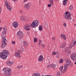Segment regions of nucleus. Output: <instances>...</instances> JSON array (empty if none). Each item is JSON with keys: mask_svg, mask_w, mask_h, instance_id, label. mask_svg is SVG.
Wrapping results in <instances>:
<instances>
[{"mask_svg": "<svg viewBox=\"0 0 76 76\" xmlns=\"http://www.w3.org/2000/svg\"><path fill=\"white\" fill-rule=\"evenodd\" d=\"M3 31L2 33L1 34V37L2 38V44L1 45V46L2 48L5 47L6 45H7L6 42L7 41L6 40V32H7V28H3Z\"/></svg>", "mask_w": 76, "mask_h": 76, "instance_id": "obj_1", "label": "nucleus"}, {"mask_svg": "<svg viewBox=\"0 0 76 76\" xmlns=\"http://www.w3.org/2000/svg\"><path fill=\"white\" fill-rule=\"evenodd\" d=\"M39 23V22L37 20H34L32 22L31 24V26L28 25V24H26L24 27V29L26 31H29L30 30V27H32V28H35L37 26H38V25Z\"/></svg>", "mask_w": 76, "mask_h": 76, "instance_id": "obj_2", "label": "nucleus"}, {"mask_svg": "<svg viewBox=\"0 0 76 76\" xmlns=\"http://www.w3.org/2000/svg\"><path fill=\"white\" fill-rule=\"evenodd\" d=\"M66 64L64 65V69L63 70V73H64L66 71L67 68H68V66H69V67H71L72 66L73 64L70 60H69V59H65Z\"/></svg>", "mask_w": 76, "mask_h": 76, "instance_id": "obj_3", "label": "nucleus"}, {"mask_svg": "<svg viewBox=\"0 0 76 76\" xmlns=\"http://www.w3.org/2000/svg\"><path fill=\"white\" fill-rule=\"evenodd\" d=\"M9 55V53L6 50H4L0 53V57L2 59L5 60Z\"/></svg>", "mask_w": 76, "mask_h": 76, "instance_id": "obj_4", "label": "nucleus"}, {"mask_svg": "<svg viewBox=\"0 0 76 76\" xmlns=\"http://www.w3.org/2000/svg\"><path fill=\"white\" fill-rule=\"evenodd\" d=\"M3 70L4 72V75L5 76H10L12 75L11 69L9 68H4Z\"/></svg>", "mask_w": 76, "mask_h": 76, "instance_id": "obj_5", "label": "nucleus"}, {"mask_svg": "<svg viewBox=\"0 0 76 76\" xmlns=\"http://www.w3.org/2000/svg\"><path fill=\"white\" fill-rule=\"evenodd\" d=\"M65 13L64 15V18L68 20H72L71 15L70 12H66Z\"/></svg>", "mask_w": 76, "mask_h": 76, "instance_id": "obj_6", "label": "nucleus"}, {"mask_svg": "<svg viewBox=\"0 0 76 76\" xmlns=\"http://www.w3.org/2000/svg\"><path fill=\"white\" fill-rule=\"evenodd\" d=\"M5 7H6L7 9L10 10V11H11L12 10V7H10V4L8 3L7 2V0H5Z\"/></svg>", "mask_w": 76, "mask_h": 76, "instance_id": "obj_7", "label": "nucleus"}, {"mask_svg": "<svg viewBox=\"0 0 76 76\" xmlns=\"http://www.w3.org/2000/svg\"><path fill=\"white\" fill-rule=\"evenodd\" d=\"M17 35L18 37L20 39H22L23 37V33L22 32V31H19L17 34Z\"/></svg>", "mask_w": 76, "mask_h": 76, "instance_id": "obj_8", "label": "nucleus"}, {"mask_svg": "<svg viewBox=\"0 0 76 76\" xmlns=\"http://www.w3.org/2000/svg\"><path fill=\"white\" fill-rule=\"evenodd\" d=\"M70 58L73 61H76V53H73L72 54H71L70 55Z\"/></svg>", "mask_w": 76, "mask_h": 76, "instance_id": "obj_9", "label": "nucleus"}, {"mask_svg": "<svg viewBox=\"0 0 76 76\" xmlns=\"http://www.w3.org/2000/svg\"><path fill=\"white\" fill-rule=\"evenodd\" d=\"M24 9H25L26 10H29L31 7V3H29L27 4H25L24 6Z\"/></svg>", "mask_w": 76, "mask_h": 76, "instance_id": "obj_10", "label": "nucleus"}, {"mask_svg": "<svg viewBox=\"0 0 76 76\" xmlns=\"http://www.w3.org/2000/svg\"><path fill=\"white\" fill-rule=\"evenodd\" d=\"M64 51L65 52H66L68 53V54H70V51H71V50H70V48L68 47L65 48L64 49Z\"/></svg>", "mask_w": 76, "mask_h": 76, "instance_id": "obj_11", "label": "nucleus"}, {"mask_svg": "<svg viewBox=\"0 0 76 76\" xmlns=\"http://www.w3.org/2000/svg\"><path fill=\"white\" fill-rule=\"evenodd\" d=\"M12 25L15 28H17L18 26V23L16 21L12 23Z\"/></svg>", "mask_w": 76, "mask_h": 76, "instance_id": "obj_12", "label": "nucleus"}, {"mask_svg": "<svg viewBox=\"0 0 76 76\" xmlns=\"http://www.w3.org/2000/svg\"><path fill=\"white\" fill-rule=\"evenodd\" d=\"M23 45L25 48H26L28 47V43L26 41H24L23 42Z\"/></svg>", "mask_w": 76, "mask_h": 76, "instance_id": "obj_13", "label": "nucleus"}, {"mask_svg": "<svg viewBox=\"0 0 76 76\" xmlns=\"http://www.w3.org/2000/svg\"><path fill=\"white\" fill-rule=\"evenodd\" d=\"M20 20L22 22H24L26 20V17L24 16H22L20 17Z\"/></svg>", "mask_w": 76, "mask_h": 76, "instance_id": "obj_14", "label": "nucleus"}, {"mask_svg": "<svg viewBox=\"0 0 76 76\" xmlns=\"http://www.w3.org/2000/svg\"><path fill=\"white\" fill-rule=\"evenodd\" d=\"M38 60L39 61H42L43 60V56H42V55H41L39 56V58L38 59Z\"/></svg>", "mask_w": 76, "mask_h": 76, "instance_id": "obj_15", "label": "nucleus"}, {"mask_svg": "<svg viewBox=\"0 0 76 76\" xmlns=\"http://www.w3.org/2000/svg\"><path fill=\"white\" fill-rule=\"evenodd\" d=\"M66 43H62L61 46H60V48H64V47H66Z\"/></svg>", "mask_w": 76, "mask_h": 76, "instance_id": "obj_16", "label": "nucleus"}, {"mask_svg": "<svg viewBox=\"0 0 76 76\" xmlns=\"http://www.w3.org/2000/svg\"><path fill=\"white\" fill-rule=\"evenodd\" d=\"M60 37H61L63 38L64 40H66V36H65V35L64 34H61L60 35Z\"/></svg>", "mask_w": 76, "mask_h": 76, "instance_id": "obj_17", "label": "nucleus"}, {"mask_svg": "<svg viewBox=\"0 0 76 76\" xmlns=\"http://www.w3.org/2000/svg\"><path fill=\"white\" fill-rule=\"evenodd\" d=\"M42 26L43 28H48V24H46V23H44L42 24Z\"/></svg>", "mask_w": 76, "mask_h": 76, "instance_id": "obj_18", "label": "nucleus"}, {"mask_svg": "<svg viewBox=\"0 0 76 76\" xmlns=\"http://www.w3.org/2000/svg\"><path fill=\"white\" fill-rule=\"evenodd\" d=\"M7 65H9V66H10V65H12L13 64V63L11 62L10 61H9L7 62Z\"/></svg>", "mask_w": 76, "mask_h": 76, "instance_id": "obj_19", "label": "nucleus"}, {"mask_svg": "<svg viewBox=\"0 0 76 76\" xmlns=\"http://www.w3.org/2000/svg\"><path fill=\"white\" fill-rule=\"evenodd\" d=\"M33 76H41V75H40V73H37L34 74L33 75Z\"/></svg>", "mask_w": 76, "mask_h": 76, "instance_id": "obj_20", "label": "nucleus"}, {"mask_svg": "<svg viewBox=\"0 0 76 76\" xmlns=\"http://www.w3.org/2000/svg\"><path fill=\"white\" fill-rule=\"evenodd\" d=\"M15 55L16 56H17V57H18V58H20V57H21V56H20V54L18 53H15Z\"/></svg>", "mask_w": 76, "mask_h": 76, "instance_id": "obj_21", "label": "nucleus"}, {"mask_svg": "<svg viewBox=\"0 0 76 76\" xmlns=\"http://www.w3.org/2000/svg\"><path fill=\"white\" fill-rule=\"evenodd\" d=\"M74 46V45H73V43H70L69 45V48H72Z\"/></svg>", "mask_w": 76, "mask_h": 76, "instance_id": "obj_22", "label": "nucleus"}, {"mask_svg": "<svg viewBox=\"0 0 76 76\" xmlns=\"http://www.w3.org/2000/svg\"><path fill=\"white\" fill-rule=\"evenodd\" d=\"M39 31H42V26L40 25L39 27Z\"/></svg>", "mask_w": 76, "mask_h": 76, "instance_id": "obj_23", "label": "nucleus"}, {"mask_svg": "<svg viewBox=\"0 0 76 76\" xmlns=\"http://www.w3.org/2000/svg\"><path fill=\"white\" fill-rule=\"evenodd\" d=\"M63 66H61L59 68V70L60 72H61L62 70H63Z\"/></svg>", "mask_w": 76, "mask_h": 76, "instance_id": "obj_24", "label": "nucleus"}, {"mask_svg": "<svg viewBox=\"0 0 76 76\" xmlns=\"http://www.w3.org/2000/svg\"><path fill=\"white\" fill-rule=\"evenodd\" d=\"M52 65L51 67H53V69H54L56 67V65L55 64H51Z\"/></svg>", "mask_w": 76, "mask_h": 76, "instance_id": "obj_25", "label": "nucleus"}, {"mask_svg": "<svg viewBox=\"0 0 76 76\" xmlns=\"http://www.w3.org/2000/svg\"><path fill=\"white\" fill-rule=\"evenodd\" d=\"M73 6L71 5L69 7V10H73Z\"/></svg>", "mask_w": 76, "mask_h": 76, "instance_id": "obj_26", "label": "nucleus"}, {"mask_svg": "<svg viewBox=\"0 0 76 76\" xmlns=\"http://www.w3.org/2000/svg\"><path fill=\"white\" fill-rule=\"evenodd\" d=\"M61 73H60V72H58L56 74L57 76H61Z\"/></svg>", "mask_w": 76, "mask_h": 76, "instance_id": "obj_27", "label": "nucleus"}, {"mask_svg": "<svg viewBox=\"0 0 76 76\" xmlns=\"http://www.w3.org/2000/svg\"><path fill=\"white\" fill-rule=\"evenodd\" d=\"M34 42H37L38 41V39L36 38H34Z\"/></svg>", "mask_w": 76, "mask_h": 76, "instance_id": "obj_28", "label": "nucleus"}, {"mask_svg": "<svg viewBox=\"0 0 76 76\" xmlns=\"http://www.w3.org/2000/svg\"><path fill=\"white\" fill-rule=\"evenodd\" d=\"M66 4H67V2H66V1H63V4L64 6H66Z\"/></svg>", "mask_w": 76, "mask_h": 76, "instance_id": "obj_29", "label": "nucleus"}, {"mask_svg": "<svg viewBox=\"0 0 76 76\" xmlns=\"http://www.w3.org/2000/svg\"><path fill=\"white\" fill-rule=\"evenodd\" d=\"M22 68V65L18 66L16 67V68L19 69H21V68Z\"/></svg>", "mask_w": 76, "mask_h": 76, "instance_id": "obj_30", "label": "nucleus"}, {"mask_svg": "<svg viewBox=\"0 0 76 76\" xmlns=\"http://www.w3.org/2000/svg\"><path fill=\"white\" fill-rule=\"evenodd\" d=\"M50 67H52V65H51V64H50L49 65H48L47 66V67L48 69H50Z\"/></svg>", "mask_w": 76, "mask_h": 76, "instance_id": "obj_31", "label": "nucleus"}, {"mask_svg": "<svg viewBox=\"0 0 76 76\" xmlns=\"http://www.w3.org/2000/svg\"><path fill=\"white\" fill-rule=\"evenodd\" d=\"M49 2L51 4H53V0H49Z\"/></svg>", "mask_w": 76, "mask_h": 76, "instance_id": "obj_32", "label": "nucleus"}, {"mask_svg": "<svg viewBox=\"0 0 76 76\" xmlns=\"http://www.w3.org/2000/svg\"><path fill=\"white\" fill-rule=\"evenodd\" d=\"M63 59H61L59 61L60 63H63Z\"/></svg>", "mask_w": 76, "mask_h": 76, "instance_id": "obj_33", "label": "nucleus"}, {"mask_svg": "<svg viewBox=\"0 0 76 76\" xmlns=\"http://www.w3.org/2000/svg\"><path fill=\"white\" fill-rule=\"evenodd\" d=\"M57 58H60V53L58 54V55H57Z\"/></svg>", "mask_w": 76, "mask_h": 76, "instance_id": "obj_34", "label": "nucleus"}, {"mask_svg": "<svg viewBox=\"0 0 76 76\" xmlns=\"http://www.w3.org/2000/svg\"><path fill=\"white\" fill-rule=\"evenodd\" d=\"M18 54H21V51H20V50H18V51L17 52Z\"/></svg>", "mask_w": 76, "mask_h": 76, "instance_id": "obj_35", "label": "nucleus"}, {"mask_svg": "<svg viewBox=\"0 0 76 76\" xmlns=\"http://www.w3.org/2000/svg\"><path fill=\"white\" fill-rule=\"evenodd\" d=\"M52 39L53 40V41H55L56 39V38L54 37H53L52 38Z\"/></svg>", "mask_w": 76, "mask_h": 76, "instance_id": "obj_36", "label": "nucleus"}, {"mask_svg": "<svg viewBox=\"0 0 76 76\" xmlns=\"http://www.w3.org/2000/svg\"><path fill=\"white\" fill-rule=\"evenodd\" d=\"M48 7H50L51 6V4H49L48 5Z\"/></svg>", "mask_w": 76, "mask_h": 76, "instance_id": "obj_37", "label": "nucleus"}, {"mask_svg": "<svg viewBox=\"0 0 76 76\" xmlns=\"http://www.w3.org/2000/svg\"><path fill=\"white\" fill-rule=\"evenodd\" d=\"M74 46H76V41L75 42L73 43Z\"/></svg>", "mask_w": 76, "mask_h": 76, "instance_id": "obj_38", "label": "nucleus"}, {"mask_svg": "<svg viewBox=\"0 0 76 76\" xmlns=\"http://www.w3.org/2000/svg\"><path fill=\"white\" fill-rule=\"evenodd\" d=\"M52 54H53V55H56V52H53L52 53Z\"/></svg>", "mask_w": 76, "mask_h": 76, "instance_id": "obj_39", "label": "nucleus"}, {"mask_svg": "<svg viewBox=\"0 0 76 76\" xmlns=\"http://www.w3.org/2000/svg\"><path fill=\"white\" fill-rule=\"evenodd\" d=\"M12 44H15V42L12 41Z\"/></svg>", "mask_w": 76, "mask_h": 76, "instance_id": "obj_40", "label": "nucleus"}, {"mask_svg": "<svg viewBox=\"0 0 76 76\" xmlns=\"http://www.w3.org/2000/svg\"><path fill=\"white\" fill-rule=\"evenodd\" d=\"M58 54H59V53L58 51L56 52V54H57V55H58Z\"/></svg>", "mask_w": 76, "mask_h": 76, "instance_id": "obj_41", "label": "nucleus"}, {"mask_svg": "<svg viewBox=\"0 0 76 76\" xmlns=\"http://www.w3.org/2000/svg\"><path fill=\"white\" fill-rule=\"evenodd\" d=\"M66 24L65 23H64V26H66Z\"/></svg>", "mask_w": 76, "mask_h": 76, "instance_id": "obj_42", "label": "nucleus"}, {"mask_svg": "<svg viewBox=\"0 0 76 76\" xmlns=\"http://www.w3.org/2000/svg\"><path fill=\"white\" fill-rule=\"evenodd\" d=\"M1 12V7L0 6V13Z\"/></svg>", "mask_w": 76, "mask_h": 76, "instance_id": "obj_43", "label": "nucleus"}, {"mask_svg": "<svg viewBox=\"0 0 76 76\" xmlns=\"http://www.w3.org/2000/svg\"><path fill=\"white\" fill-rule=\"evenodd\" d=\"M42 47H43V48H44V46H45V45H43L42 44Z\"/></svg>", "mask_w": 76, "mask_h": 76, "instance_id": "obj_44", "label": "nucleus"}, {"mask_svg": "<svg viewBox=\"0 0 76 76\" xmlns=\"http://www.w3.org/2000/svg\"><path fill=\"white\" fill-rule=\"evenodd\" d=\"M24 49H22V50H21L22 53H23L24 51Z\"/></svg>", "mask_w": 76, "mask_h": 76, "instance_id": "obj_45", "label": "nucleus"}, {"mask_svg": "<svg viewBox=\"0 0 76 76\" xmlns=\"http://www.w3.org/2000/svg\"><path fill=\"white\" fill-rule=\"evenodd\" d=\"M28 1V0H24L23 1V2L25 3V2H26V1Z\"/></svg>", "mask_w": 76, "mask_h": 76, "instance_id": "obj_46", "label": "nucleus"}, {"mask_svg": "<svg viewBox=\"0 0 76 76\" xmlns=\"http://www.w3.org/2000/svg\"><path fill=\"white\" fill-rule=\"evenodd\" d=\"M24 49V48H23V47H21V50H23V49Z\"/></svg>", "mask_w": 76, "mask_h": 76, "instance_id": "obj_47", "label": "nucleus"}, {"mask_svg": "<svg viewBox=\"0 0 76 76\" xmlns=\"http://www.w3.org/2000/svg\"><path fill=\"white\" fill-rule=\"evenodd\" d=\"M2 29V28L1 27H0V32L1 31V30Z\"/></svg>", "mask_w": 76, "mask_h": 76, "instance_id": "obj_48", "label": "nucleus"}, {"mask_svg": "<svg viewBox=\"0 0 76 76\" xmlns=\"http://www.w3.org/2000/svg\"><path fill=\"white\" fill-rule=\"evenodd\" d=\"M12 1H16L18 0H12Z\"/></svg>", "mask_w": 76, "mask_h": 76, "instance_id": "obj_49", "label": "nucleus"}, {"mask_svg": "<svg viewBox=\"0 0 76 76\" xmlns=\"http://www.w3.org/2000/svg\"><path fill=\"white\" fill-rule=\"evenodd\" d=\"M64 1H66V2H67L68 1V0H64Z\"/></svg>", "mask_w": 76, "mask_h": 76, "instance_id": "obj_50", "label": "nucleus"}, {"mask_svg": "<svg viewBox=\"0 0 76 76\" xmlns=\"http://www.w3.org/2000/svg\"><path fill=\"white\" fill-rule=\"evenodd\" d=\"M39 41L40 42H42V41L41 40H39Z\"/></svg>", "mask_w": 76, "mask_h": 76, "instance_id": "obj_51", "label": "nucleus"}, {"mask_svg": "<svg viewBox=\"0 0 76 76\" xmlns=\"http://www.w3.org/2000/svg\"><path fill=\"white\" fill-rule=\"evenodd\" d=\"M58 0H55V1H56V2H58Z\"/></svg>", "mask_w": 76, "mask_h": 76, "instance_id": "obj_52", "label": "nucleus"}, {"mask_svg": "<svg viewBox=\"0 0 76 76\" xmlns=\"http://www.w3.org/2000/svg\"><path fill=\"white\" fill-rule=\"evenodd\" d=\"M20 13H22V10H20Z\"/></svg>", "mask_w": 76, "mask_h": 76, "instance_id": "obj_53", "label": "nucleus"}, {"mask_svg": "<svg viewBox=\"0 0 76 76\" xmlns=\"http://www.w3.org/2000/svg\"><path fill=\"white\" fill-rule=\"evenodd\" d=\"M75 64H76V61L75 62Z\"/></svg>", "mask_w": 76, "mask_h": 76, "instance_id": "obj_54", "label": "nucleus"}, {"mask_svg": "<svg viewBox=\"0 0 76 76\" xmlns=\"http://www.w3.org/2000/svg\"><path fill=\"white\" fill-rule=\"evenodd\" d=\"M74 25H76V24H75Z\"/></svg>", "mask_w": 76, "mask_h": 76, "instance_id": "obj_55", "label": "nucleus"}, {"mask_svg": "<svg viewBox=\"0 0 76 76\" xmlns=\"http://www.w3.org/2000/svg\"><path fill=\"white\" fill-rule=\"evenodd\" d=\"M42 76H44V75H42Z\"/></svg>", "mask_w": 76, "mask_h": 76, "instance_id": "obj_56", "label": "nucleus"}, {"mask_svg": "<svg viewBox=\"0 0 76 76\" xmlns=\"http://www.w3.org/2000/svg\"><path fill=\"white\" fill-rule=\"evenodd\" d=\"M39 44H40V43H39Z\"/></svg>", "mask_w": 76, "mask_h": 76, "instance_id": "obj_57", "label": "nucleus"}, {"mask_svg": "<svg viewBox=\"0 0 76 76\" xmlns=\"http://www.w3.org/2000/svg\"><path fill=\"white\" fill-rule=\"evenodd\" d=\"M1 22V21L0 20V22Z\"/></svg>", "mask_w": 76, "mask_h": 76, "instance_id": "obj_58", "label": "nucleus"}, {"mask_svg": "<svg viewBox=\"0 0 76 76\" xmlns=\"http://www.w3.org/2000/svg\"><path fill=\"white\" fill-rule=\"evenodd\" d=\"M40 4H39V5H40Z\"/></svg>", "mask_w": 76, "mask_h": 76, "instance_id": "obj_59", "label": "nucleus"}, {"mask_svg": "<svg viewBox=\"0 0 76 76\" xmlns=\"http://www.w3.org/2000/svg\"><path fill=\"white\" fill-rule=\"evenodd\" d=\"M73 21H74V20H73Z\"/></svg>", "mask_w": 76, "mask_h": 76, "instance_id": "obj_60", "label": "nucleus"}]
</instances>
